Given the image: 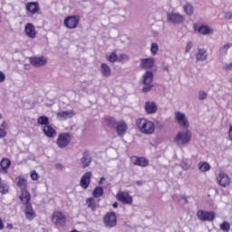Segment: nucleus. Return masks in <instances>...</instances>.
Masks as SVG:
<instances>
[{
    "label": "nucleus",
    "mask_w": 232,
    "mask_h": 232,
    "mask_svg": "<svg viewBox=\"0 0 232 232\" xmlns=\"http://www.w3.org/2000/svg\"><path fill=\"white\" fill-rule=\"evenodd\" d=\"M136 126L143 135H152L155 132V123L148 119H138Z\"/></svg>",
    "instance_id": "nucleus-1"
},
{
    "label": "nucleus",
    "mask_w": 232,
    "mask_h": 232,
    "mask_svg": "<svg viewBox=\"0 0 232 232\" xmlns=\"http://www.w3.org/2000/svg\"><path fill=\"white\" fill-rule=\"evenodd\" d=\"M192 137L191 130L186 129L178 132L174 138V142L177 146H186V144L191 141Z\"/></svg>",
    "instance_id": "nucleus-2"
},
{
    "label": "nucleus",
    "mask_w": 232,
    "mask_h": 232,
    "mask_svg": "<svg viewBox=\"0 0 232 232\" xmlns=\"http://www.w3.org/2000/svg\"><path fill=\"white\" fill-rule=\"evenodd\" d=\"M174 121L180 128H189V120L188 119V116L180 111H176L174 112Z\"/></svg>",
    "instance_id": "nucleus-3"
},
{
    "label": "nucleus",
    "mask_w": 232,
    "mask_h": 232,
    "mask_svg": "<svg viewBox=\"0 0 232 232\" xmlns=\"http://www.w3.org/2000/svg\"><path fill=\"white\" fill-rule=\"evenodd\" d=\"M142 83L145 84V86L142 88V92L145 93L148 92H150L153 88V72L151 71H147L142 75Z\"/></svg>",
    "instance_id": "nucleus-4"
},
{
    "label": "nucleus",
    "mask_w": 232,
    "mask_h": 232,
    "mask_svg": "<svg viewBox=\"0 0 232 232\" xmlns=\"http://www.w3.org/2000/svg\"><path fill=\"white\" fill-rule=\"evenodd\" d=\"M197 217L201 222H213L217 214L214 211L198 210L197 212Z\"/></svg>",
    "instance_id": "nucleus-5"
},
{
    "label": "nucleus",
    "mask_w": 232,
    "mask_h": 232,
    "mask_svg": "<svg viewBox=\"0 0 232 232\" xmlns=\"http://www.w3.org/2000/svg\"><path fill=\"white\" fill-rule=\"evenodd\" d=\"M79 23H81V16L79 15H72L68 16L64 19L63 24L69 30H73L79 26Z\"/></svg>",
    "instance_id": "nucleus-6"
},
{
    "label": "nucleus",
    "mask_w": 232,
    "mask_h": 232,
    "mask_svg": "<svg viewBox=\"0 0 232 232\" xmlns=\"http://www.w3.org/2000/svg\"><path fill=\"white\" fill-rule=\"evenodd\" d=\"M72 142V135L68 132H63L58 135L56 144L58 148H66Z\"/></svg>",
    "instance_id": "nucleus-7"
},
{
    "label": "nucleus",
    "mask_w": 232,
    "mask_h": 232,
    "mask_svg": "<svg viewBox=\"0 0 232 232\" xmlns=\"http://www.w3.org/2000/svg\"><path fill=\"white\" fill-rule=\"evenodd\" d=\"M167 20L172 24H182L184 23V15L180 13L170 12L167 14Z\"/></svg>",
    "instance_id": "nucleus-8"
},
{
    "label": "nucleus",
    "mask_w": 232,
    "mask_h": 232,
    "mask_svg": "<svg viewBox=\"0 0 232 232\" xmlns=\"http://www.w3.org/2000/svg\"><path fill=\"white\" fill-rule=\"evenodd\" d=\"M103 222L106 227H115L117 226V216L114 212H109L104 216Z\"/></svg>",
    "instance_id": "nucleus-9"
},
{
    "label": "nucleus",
    "mask_w": 232,
    "mask_h": 232,
    "mask_svg": "<svg viewBox=\"0 0 232 232\" xmlns=\"http://www.w3.org/2000/svg\"><path fill=\"white\" fill-rule=\"evenodd\" d=\"M116 198L121 204L131 205L133 204V197L130 195L128 192L120 191L116 195Z\"/></svg>",
    "instance_id": "nucleus-10"
},
{
    "label": "nucleus",
    "mask_w": 232,
    "mask_h": 232,
    "mask_svg": "<svg viewBox=\"0 0 232 232\" xmlns=\"http://www.w3.org/2000/svg\"><path fill=\"white\" fill-rule=\"evenodd\" d=\"M52 222H53L55 226L63 227L66 224V216L61 211H55L52 216Z\"/></svg>",
    "instance_id": "nucleus-11"
},
{
    "label": "nucleus",
    "mask_w": 232,
    "mask_h": 232,
    "mask_svg": "<svg viewBox=\"0 0 232 232\" xmlns=\"http://www.w3.org/2000/svg\"><path fill=\"white\" fill-rule=\"evenodd\" d=\"M155 66V58H141L140 60V67L143 70H151Z\"/></svg>",
    "instance_id": "nucleus-12"
},
{
    "label": "nucleus",
    "mask_w": 232,
    "mask_h": 232,
    "mask_svg": "<svg viewBox=\"0 0 232 232\" xmlns=\"http://www.w3.org/2000/svg\"><path fill=\"white\" fill-rule=\"evenodd\" d=\"M92 182V172H85L80 180V186L82 189H88L90 188V184Z\"/></svg>",
    "instance_id": "nucleus-13"
},
{
    "label": "nucleus",
    "mask_w": 232,
    "mask_h": 232,
    "mask_svg": "<svg viewBox=\"0 0 232 232\" xmlns=\"http://www.w3.org/2000/svg\"><path fill=\"white\" fill-rule=\"evenodd\" d=\"M29 61L32 66H34L36 68H41V66H44L46 63H48V60L43 56L31 57Z\"/></svg>",
    "instance_id": "nucleus-14"
},
{
    "label": "nucleus",
    "mask_w": 232,
    "mask_h": 232,
    "mask_svg": "<svg viewBox=\"0 0 232 232\" xmlns=\"http://www.w3.org/2000/svg\"><path fill=\"white\" fill-rule=\"evenodd\" d=\"M217 181L218 182L219 186L226 188V186H229L231 179H229V176H227V174L220 172L217 177Z\"/></svg>",
    "instance_id": "nucleus-15"
},
{
    "label": "nucleus",
    "mask_w": 232,
    "mask_h": 232,
    "mask_svg": "<svg viewBox=\"0 0 232 232\" xmlns=\"http://www.w3.org/2000/svg\"><path fill=\"white\" fill-rule=\"evenodd\" d=\"M75 115V111L73 110L63 111L56 114L58 121H66L67 119H72Z\"/></svg>",
    "instance_id": "nucleus-16"
},
{
    "label": "nucleus",
    "mask_w": 232,
    "mask_h": 232,
    "mask_svg": "<svg viewBox=\"0 0 232 232\" xmlns=\"http://www.w3.org/2000/svg\"><path fill=\"white\" fill-rule=\"evenodd\" d=\"M157 110H159V107L157 106V103L155 102L149 101L145 102V111L149 115L157 113Z\"/></svg>",
    "instance_id": "nucleus-17"
},
{
    "label": "nucleus",
    "mask_w": 232,
    "mask_h": 232,
    "mask_svg": "<svg viewBox=\"0 0 232 232\" xmlns=\"http://www.w3.org/2000/svg\"><path fill=\"white\" fill-rule=\"evenodd\" d=\"M92 164V156H90V152L84 151L82 153V158L81 159L82 168L86 169L90 168Z\"/></svg>",
    "instance_id": "nucleus-18"
},
{
    "label": "nucleus",
    "mask_w": 232,
    "mask_h": 232,
    "mask_svg": "<svg viewBox=\"0 0 232 232\" xmlns=\"http://www.w3.org/2000/svg\"><path fill=\"white\" fill-rule=\"evenodd\" d=\"M26 12L35 14L39 12V2H29L25 5Z\"/></svg>",
    "instance_id": "nucleus-19"
},
{
    "label": "nucleus",
    "mask_w": 232,
    "mask_h": 232,
    "mask_svg": "<svg viewBox=\"0 0 232 232\" xmlns=\"http://www.w3.org/2000/svg\"><path fill=\"white\" fill-rule=\"evenodd\" d=\"M24 33L29 39H35L36 32H35V26H34L32 24H27L24 27Z\"/></svg>",
    "instance_id": "nucleus-20"
},
{
    "label": "nucleus",
    "mask_w": 232,
    "mask_h": 232,
    "mask_svg": "<svg viewBox=\"0 0 232 232\" xmlns=\"http://www.w3.org/2000/svg\"><path fill=\"white\" fill-rule=\"evenodd\" d=\"M198 32L201 35H210V34H213L215 30H213L209 25L202 24L198 27Z\"/></svg>",
    "instance_id": "nucleus-21"
},
{
    "label": "nucleus",
    "mask_w": 232,
    "mask_h": 232,
    "mask_svg": "<svg viewBox=\"0 0 232 232\" xmlns=\"http://www.w3.org/2000/svg\"><path fill=\"white\" fill-rule=\"evenodd\" d=\"M43 130L44 135H46V137H49L50 139H53V137L57 135V131H55V129H53L50 125H44Z\"/></svg>",
    "instance_id": "nucleus-22"
},
{
    "label": "nucleus",
    "mask_w": 232,
    "mask_h": 232,
    "mask_svg": "<svg viewBox=\"0 0 232 232\" xmlns=\"http://www.w3.org/2000/svg\"><path fill=\"white\" fill-rule=\"evenodd\" d=\"M128 130V125L126 122L121 121L116 125V133L120 136L122 137L124 133Z\"/></svg>",
    "instance_id": "nucleus-23"
},
{
    "label": "nucleus",
    "mask_w": 232,
    "mask_h": 232,
    "mask_svg": "<svg viewBox=\"0 0 232 232\" xmlns=\"http://www.w3.org/2000/svg\"><path fill=\"white\" fill-rule=\"evenodd\" d=\"M28 185V181L24 177L18 176L16 178V186L21 189V191L26 190V186Z\"/></svg>",
    "instance_id": "nucleus-24"
},
{
    "label": "nucleus",
    "mask_w": 232,
    "mask_h": 232,
    "mask_svg": "<svg viewBox=\"0 0 232 232\" xmlns=\"http://www.w3.org/2000/svg\"><path fill=\"white\" fill-rule=\"evenodd\" d=\"M208 59V51L206 49H198L196 53V60L204 63Z\"/></svg>",
    "instance_id": "nucleus-25"
},
{
    "label": "nucleus",
    "mask_w": 232,
    "mask_h": 232,
    "mask_svg": "<svg viewBox=\"0 0 232 232\" xmlns=\"http://www.w3.org/2000/svg\"><path fill=\"white\" fill-rule=\"evenodd\" d=\"M20 200L22 203L25 204V206H28L31 200L30 192H28V190H21Z\"/></svg>",
    "instance_id": "nucleus-26"
},
{
    "label": "nucleus",
    "mask_w": 232,
    "mask_h": 232,
    "mask_svg": "<svg viewBox=\"0 0 232 232\" xmlns=\"http://www.w3.org/2000/svg\"><path fill=\"white\" fill-rule=\"evenodd\" d=\"M25 217L27 220H34V218H35V211H34V208H32V204L26 205Z\"/></svg>",
    "instance_id": "nucleus-27"
},
{
    "label": "nucleus",
    "mask_w": 232,
    "mask_h": 232,
    "mask_svg": "<svg viewBox=\"0 0 232 232\" xmlns=\"http://www.w3.org/2000/svg\"><path fill=\"white\" fill-rule=\"evenodd\" d=\"M134 166H140L141 168H146L148 166L149 161L146 158H133L132 160Z\"/></svg>",
    "instance_id": "nucleus-28"
},
{
    "label": "nucleus",
    "mask_w": 232,
    "mask_h": 232,
    "mask_svg": "<svg viewBox=\"0 0 232 232\" xmlns=\"http://www.w3.org/2000/svg\"><path fill=\"white\" fill-rule=\"evenodd\" d=\"M101 73L103 77H110V75H111V68L106 63H102Z\"/></svg>",
    "instance_id": "nucleus-29"
},
{
    "label": "nucleus",
    "mask_w": 232,
    "mask_h": 232,
    "mask_svg": "<svg viewBox=\"0 0 232 232\" xmlns=\"http://www.w3.org/2000/svg\"><path fill=\"white\" fill-rule=\"evenodd\" d=\"M198 168L199 171H201V173H207V171H209V169H211V165H209V163L206 161H200L198 164Z\"/></svg>",
    "instance_id": "nucleus-30"
},
{
    "label": "nucleus",
    "mask_w": 232,
    "mask_h": 232,
    "mask_svg": "<svg viewBox=\"0 0 232 232\" xmlns=\"http://www.w3.org/2000/svg\"><path fill=\"white\" fill-rule=\"evenodd\" d=\"M11 164H12V161H10V160L6 158H4L0 162V166L2 169L5 171V173L6 171H8V168H10Z\"/></svg>",
    "instance_id": "nucleus-31"
},
{
    "label": "nucleus",
    "mask_w": 232,
    "mask_h": 232,
    "mask_svg": "<svg viewBox=\"0 0 232 232\" xmlns=\"http://www.w3.org/2000/svg\"><path fill=\"white\" fill-rule=\"evenodd\" d=\"M92 195L94 198L102 197V195H104V188H102V187H96L92 191Z\"/></svg>",
    "instance_id": "nucleus-32"
},
{
    "label": "nucleus",
    "mask_w": 232,
    "mask_h": 232,
    "mask_svg": "<svg viewBox=\"0 0 232 232\" xmlns=\"http://www.w3.org/2000/svg\"><path fill=\"white\" fill-rule=\"evenodd\" d=\"M87 208L92 209V211H95L97 208V203L95 202V199L93 198H89L86 199Z\"/></svg>",
    "instance_id": "nucleus-33"
},
{
    "label": "nucleus",
    "mask_w": 232,
    "mask_h": 232,
    "mask_svg": "<svg viewBox=\"0 0 232 232\" xmlns=\"http://www.w3.org/2000/svg\"><path fill=\"white\" fill-rule=\"evenodd\" d=\"M183 10L185 12V14H187V15H193V12H194V7L191 4L187 3L184 6H183Z\"/></svg>",
    "instance_id": "nucleus-34"
},
{
    "label": "nucleus",
    "mask_w": 232,
    "mask_h": 232,
    "mask_svg": "<svg viewBox=\"0 0 232 232\" xmlns=\"http://www.w3.org/2000/svg\"><path fill=\"white\" fill-rule=\"evenodd\" d=\"M219 229L224 232H229L231 229V224L227 221H224L219 225Z\"/></svg>",
    "instance_id": "nucleus-35"
},
{
    "label": "nucleus",
    "mask_w": 232,
    "mask_h": 232,
    "mask_svg": "<svg viewBox=\"0 0 232 232\" xmlns=\"http://www.w3.org/2000/svg\"><path fill=\"white\" fill-rule=\"evenodd\" d=\"M38 124H42L43 126H48L50 124V120L46 116H40L37 119Z\"/></svg>",
    "instance_id": "nucleus-36"
},
{
    "label": "nucleus",
    "mask_w": 232,
    "mask_h": 232,
    "mask_svg": "<svg viewBox=\"0 0 232 232\" xmlns=\"http://www.w3.org/2000/svg\"><path fill=\"white\" fill-rule=\"evenodd\" d=\"M105 122L108 128H115L118 124L117 121H115V118H106Z\"/></svg>",
    "instance_id": "nucleus-37"
},
{
    "label": "nucleus",
    "mask_w": 232,
    "mask_h": 232,
    "mask_svg": "<svg viewBox=\"0 0 232 232\" xmlns=\"http://www.w3.org/2000/svg\"><path fill=\"white\" fill-rule=\"evenodd\" d=\"M107 61L110 63H116V61H119V56H117V53L112 52L109 55H107Z\"/></svg>",
    "instance_id": "nucleus-38"
},
{
    "label": "nucleus",
    "mask_w": 232,
    "mask_h": 232,
    "mask_svg": "<svg viewBox=\"0 0 232 232\" xmlns=\"http://www.w3.org/2000/svg\"><path fill=\"white\" fill-rule=\"evenodd\" d=\"M232 44H227L225 45H223L220 49H219V53L221 55H227V50H229L231 48Z\"/></svg>",
    "instance_id": "nucleus-39"
},
{
    "label": "nucleus",
    "mask_w": 232,
    "mask_h": 232,
    "mask_svg": "<svg viewBox=\"0 0 232 232\" xmlns=\"http://www.w3.org/2000/svg\"><path fill=\"white\" fill-rule=\"evenodd\" d=\"M10 188L8 187V185L6 183H2L0 185V193L2 195H6L9 191Z\"/></svg>",
    "instance_id": "nucleus-40"
},
{
    "label": "nucleus",
    "mask_w": 232,
    "mask_h": 232,
    "mask_svg": "<svg viewBox=\"0 0 232 232\" xmlns=\"http://www.w3.org/2000/svg\"><path fill=\"white\" fill-rule=\"evenodd\" d=\"M150 53L151 55H155L156 53H159V44H157V43L151 44Z\"/></svg>",
    "instance_id": "nucleus-41"
},
{
    "label": "nucleus",
    "mask_w": 232,
    "mask_h": 232,
    "mask_svg": "<svg viewBox=\"0 0 232 232\" xmlns=\"http://www.w3.org/2000/svg\"><path fill=\"white\" fill-rule=\"evenodd\" d=\"M198 99H199V101H204V100L208 99V93L204 91H200L198 92Z\"/></svg>",
    "instance_id": "nucleus-42"
},
{
    "label": "nucleus",
    "mask_w": 232,
    "mask_h": 232,
    "mask_svg": "<svg viewBox=\"0 0 232 232\" xmlns=\"http://www.w3.org/2000/svg\"><path fill=\"white\" fill-rule=\"evenodd\" d=\"M191 48H193V42H188L185 48V53H189V52H191Z\"/></svg>",
    "instance_id": "nucleus-43"
},
{
    "label": "nucleus",
    "mask_w": 232,
    "mask_h": 232,
    "mask_svg": "<svg viewBox=\"0 0 232 232\" xmlns=\"http://www.w3.org/2000/svg\"><path fill=\"white\" fill-rule=\"evenodd\" d=\"M30 177L32 180H39V174L35 170L31 171Z\"/></svg>",
    "instance_id": "nucleus-44"
},
{
    "label": "nucleus",
    "mask_w": 232,
    "mask_h": 232,
    "mask_svg": "<svg viewBox=\"0 0 232 232\" xmlns=\"http://www.w3.org/2000/svg\"><path fill=\"white\" fill-rule=\"evenodd\" d=\"M118 61H130V56H128V54H121Z\"/></svg>",
    "instance_id": "nucleus-45"
},
{
    "label": "nucleus",
    "mask_w": 232,
    "mask_h": 232,
    "mask_svg": "<svg viewBox=\"0 0 232 232\" xmlns=\"http://www.w3.org/2000/svg\"><path fill=\"white\" fill-rule=\"evenodd\" d=\"M180 166H181V168H182L183 169H185V170H188V169H189V168H190L189 164H188V163H186V162H184V161L181 162Z\"/></svg>",
    "instance_id": "nucleus-46"
},
{
    "label": "nucleus",
    "mask_w": 232,
    "mask_h": 232,
    "mask_svg": "<svg viewBox=\"0 0 232 232\" xmlns=\"http://www.w3.org/2000/svg\"><path fill=\"white\" fill-rule=\"evenodd\" d=\"M6 79V75L5 74V72L0 71V82H5Z\"/></svg>",
    "instance_id": "nucleus-47"
},
{
    "label": "nucleus",
    "mask_w": 232,
    "mask_h": 232,
    "mask_svg": "<svg viewBox=\"0 0 232 232\" xmlns=\"http://www.w3.org/2000/svg\"><path fill=\"white\" fill-rule=\"evenodd\" d=\"M4 137H6V130H5L3 128H0V139H4Z\"/></svg>",
    "instance_id": "nucleus-48"
},
{
    "label": "nucleus",
    "mask_w": 232,
    "mask_h": 232,
    "mask_svg": "<svg viewBox=\"0 0 232 232\" xmlns=\"http://www.w3.org/2000/svg\"><path fill=\"white\" fill-rule=\"evenodd\" d=\"M0 128L5 130H8V124L6 123V121H3Z\"/></svg>",
    "instance_id": "nucleus-49"
},
{
    "label": "nucleus",
    "mask_w": 232,
    "mask_h": 232,
    "mask_svg": "<svg viewBox=\"0 0 232 232\" xmlns=\"http://www.w3.org/2000/svg\"><path fill=\"white\" fill-rule=\"evenodd\" d=\"M225 18H226V19H232V13H231V12L226 13Z\"/></svg>",
    "instance_id": "nucleus-50"
},
{
    "label": "nucleus",
    "mask_w": 232,
    "mask_h": 232,
    "mask_svg": "<svg viewBox=\"0 0 232 232\" xmlns=\"http://www.w3.org/2000/svg\"><path fill=\"white\" fill-rule=\"evenodd\" d=\"M228 137H229V140L232 141V125L229 127Z\"/></svg>",
    "instance_id": "nucleus-51"
},
{
    "label": "nucleus",
    "mask_w": 232,
    "mask_h": 232,
    "mask_svg": "<svg viewBox=\"0 0 232 232\" xmlns=\"http://www.w3.org/2000/svg\"><path fill=\"white\" fill-rule=\"evenodd\" d=\"M231 69H232V63L225 65V70H231Z\"/></svg>",
    "instance_id": "nucleus-52"
},
{
    "label": "nucleus",
    "mask_w": 232,
    "mask_h": 232,
    "mask_svg": "<svg viewBox=\"0 0 232 232\" xmlns=\"http://www.w3.org/2000/svg\"><path fill=\"white\" fill-rule=\"evenodd\" d=\"M5 229V225L3 224V220L0 218V231Z\"/></svg>",
    "instance_id": "nucleus-53"
},
{
    "label": "nucleus",
    "mask_w": 232,
    "mask_h": 232,
    "mask_svg": "<svg viewBox=\"0 0 232 232\" xmlns=\"http://www.w3.org/2000/svg\"><path fill=\"white\" fill-rule=\"evenodd\" d=\"M6 227L7 229H14V225H12L11 223H7Z\"/></svg>",
    "instance_id": "nucleus-54"
},
{
    "label": "nucleus",
    "mask_w": 232,
    "mask_h": 232,
    "mask_svg": "<svg viewBox=\"0 0 232 232\" xmlns=\"http://www.w3.org/2000/svg\"><path fill=\"white\" fill-rule=\"evenodd\" d=\"M104 180H106V179L104 177L100 179V181L98 182V184H102V182H104Z\"/></svg>",
    "instance_id": "nucleus-55"
},
{
    "label": "nucleus",
    "mask_w": 232,
    "mask_h": 232,
    "mask_svg": "<svg viewBox=\"0 0 232 232\" xmlns=\"http://www.w3.org/2000/svg\"><path fill=\"white\" fill-rule=\"evenodd\" d=\"M112 208H119V203L114 202V203L112 204Z\"/></svg>",
    "instance_id": "nucleus-56"
},
{
    "label": "nucleus",
    "mask_w": 232,
    "mask_h": 232,
    "mask_svg": "<svg viewBox=\"0 0 232 232\" xmlns=\"http://www.w3.org/2000/svg\"><path fill=\"white\" fill-rule=\"evenodd\" d=\"M164 70H166V72H169V69L168 68V66H164Z\"/></svg>",
    "instance_id": "nucleus-57"
},
{
    "label": "nucleus",
    "mask_w": 232,
    "mask_h": 232,
    "mask_svg": "<svg viewBox=\"0 0 232 232\" xmlns=\"http://www.w3.org/2000/svg\"><path fill=\"white\" fill-rule=\"evenodd\" d=\"M56 168H57V169H61V168H63V166L58 164V165H56Z\"/></svg>",
    "instance_id": "nucleus-58"
},
{
    "label": "nucleus",
    "mask_w": 232,
    "mask_h": 232,
    "mask_svg": "<svg viewBox=\"0 0 232 232\" xmlns=\"http://www.w3.org/2000/svg\"><path fill=\"white\" fill-rule=\"evenodd\" d=\"M83 92H88V90H86V87H82Z\"/></svg>",
    "instance_id": "nucleus-59"
},
{
    "label": "nucleus",
    "mask_w": 232,
    "mask_h": 232,
    "mask_svg": "<svg viewBox=\"0 0 232 232\" xmlns=\"http://www.w3.org/2000/svg\"><path fill=\"white\" fill-rule=\"evenodd\" d=\"M3 119V114L0 113V120Z\"/></svg>",
    "instance_id": "nucleus-60"
}]
</instances>
